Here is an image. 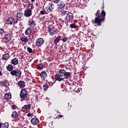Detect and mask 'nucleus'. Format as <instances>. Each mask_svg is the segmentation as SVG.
I'll use <instances>...</instances> for the list:
<instances>
[{
	"instance_id": "obj_12",
	"label": "nucleus",
	"mask_w": 128,
	"mask_h": 128,
	"mask_svg": "<svg viewBox=\"0 0 128 128\" xmlns=\"http://www.w3.org/2000/svg\"><path fill=\"white\" fill-rule=\"evenodd\" d=\"M62 40V36H58L57 37L55 38V39L54 40V44H55V46H58V44Z\"/></svg>"
},
{
	"instance_id": "obj_15",
	"label": "nucleus",
	"mask_w": 128,
	"mask_h": 128,
	"mask_svg": "<svg viewBox=\"0 0 128 128\" xmlns=\"http://www.w3.org/2000/svg\"><path fill=\"white\" fill-rule=\"evenodd\" d=\"M54 78L56 80H58V82H62L64 80V78H60V76L58 75V74H56L54 75Z\"/></svg>"
},
{
	"instance_id": "obj_50",
	"label": "nucleus",
	"mask_w": 128,
	"mask_h": 128,
	"mask_svg": "<svg viewBox=\"0 0 128 128\" xmlns=\"http://www.w3.org/2000/svg\"><path fill=\"white\" fill-rule=\"evenodd\" d=\"M32 2V0H31Z\"/></svg>"
},
{
	"instance_id": "obj_30",
	"label": "nucleus",
	"mask_w": 128,
	"mask_h": 128,
	"mask_svg": "<svg viewBox=\"0 0 128 128\" xmlns=\"http://www.w3.org/2000/svg\"><path fill=\"white\" fill-rule=\"evenodd\" d=\"M20 40L24 42H28V39L27 38H20Z\"/></svg>"
},
{
	"instance_id": "obj_21",
	"label": "nucleus",
	"mask_w": 128,
	"mask_h": 128,
	"mask_svg": "<svg viewBox=\"0 0 128 128\" xmlns=\"http://www.w3.org/2000/svg\"><path fill=\"white\" fill-rule=\"evenodd\" d=\"M38 124V119L36 118H32V124L36 126Z\"/></svg>"
},
{
	"instance_id": "obj_37",
	"label": "nucleus",
	"mask_w": 128,
	"mask_h": 128,
	"mask_svg": "<svg viewBox=\"0 0 128 128\" xmlns=\"http://www.w3.org/2000/svg\"><path fill=\"white\" fill-rule=\"evenodd\" d=\"M33 98L35 100H38V94L34 95L33 96Z\"/></svg>"
},
{
	"instance_id": "obj_44",
	"label": "nucleus",
	"mask_w": 128,
	"mask_h": 128,
	"mask_svg": "<svg viewBox=\"0 0 128 128\" xmlns=\"http://www.w3.org/2000/svg\"><path fill=\"white\" fill-rule=\"evenodd\" d=\"M2 71H0V76H2Z\"/></svg>"
},
{
	"instance_id": "obj_41",
	"label": "nucleus",
	"mask_w": 128,
	"mask_h": 128,
	"mask_svg": "<svg viewBox=\"0 0 128 128\" xmlns=\"http://www.w3.org/2000/svg\"><path fill=\"white\" fill-rule=\"evenodd\" d=\"M12 110H16V105H13L12 106Z\"/></svg>"
},
{
	"instance_id": "obj_33",
	"label": "nucleus",
	"mask_w": 128,
	"mask_h": 128,
	"mask_svg": "<svg viewBox=\"0 0 128 128\" xmlns=\"http://www.w3.org/2000/svg\"><path fill=\"white\" fill-rule=\"evenodd\" d=\"M70 26L71 28H76V25L74 24H71Z\"/></svg>"
},
{
	"instance_id": "obj_31",
	"label": "nucleus",
	"mask_w": 128,
	"mask_h": 128,
	"mask_svg": "<svg viewBox=\"0 0 128 128\" xmlns=\"http://www.w3.org/2000/svg\"><path fill=\"white\" fill-rule=\"evenodd\" d=\"M43 68H44V64H42V63L38 64V69H39L40 70H42Z\"/></svg>"
},
{
	"instance_id": "obj_17",
	"label": "nucleus",
	"mask_w": 128,
	"mask_h": 128,
	"mask_svg": "<svg viewBox=\"0 0 128 128\" xmlns=\"http://www.w3.org/2000/svg\"><path fill=\"white\" fill-rule=\"evenodd\" d=\"M48 74H46V72L45 71H43L40 74V78H44H44H46Z\"/></svg>"
},
{
	"instance_id": "obj_25",
	"label": "nucleus",
	"mask_w": 128,
	"mask_h": 128,
	"mask_svg": "<svg viewBox=\"0 0 128 128\" xmlns=\"http://www.w3.org/2000/svg\"><path fill=\"white\" fill-rule=\"evenodd\" d=\"M60 12H61V14H60L61 16H67L68 14V11L64 10H61Z\"/></svg>"
},
{
	"instance_id": "obj_26",
	"label": "nucleus",
	"mask_w": 128,
	"mask_h": 128,
	"mask_svg": "<svg viewBox=\"0 0 128 128\" xmlns=\"http://www.w3.org/2000/svg\"><path fill=\"white\" fill-rule=\"evenodd\" d=\"M64 24H66V22L64 21H62L60 23L59 28L60 29L62 28V26H64Z\"/></svg>"
},
{
	"instance_id": "obj_9",
	"label": "nucleus",
	"mask_w": 128,
	"mask_h": 128,
	"mask_svg": "<svg viewBox=\"0 0 128 128\" xmlns=\"http://www.w3.org/2000/svg\"><path fill=\"white\" fill-rule=\"evenodd\" d=\"M48 32L50 36H54V32H56V31L54 30V26L50 25L48 26Z\"/></svg>"
},
{
	"instance_id": "obj_29",
	"label": "nucleus",
	"mask_w": 128,
	"mask_h": 128,
	"mask_svg": "<svg viewBox=\"0 0 128 128\" xmlns=\"http://www.w3.org/2000/svg\"><path fill=\"white\" fill-rule=\"evenodd\" d=\"M30 32H32V30H30V28H28L25 32V34L26 35H28L30 34Z\"/></svg>"
},
{
	"instance_id": "obj_45",
	"label": "nucleus",
	"mask_w": 128,
	"mask_h": 128,
	"mask_svg": "<svg viewBox=\"0 0 128 128\" xmlns=\"http://www.w3.org/2000/svg\"><path fill=\"white\" fill-rule=\"evenodd\" d=\"M28 116H30V114H28Z\"/></svg>"
},
{
	"instance_id": "obj_36",
	"label": "nucleus",
	"mask_w": 128,
	"mask_h": 128,
	"mask_svg": "<svg viewBox=\"0 0 128 128\" xmlns=\"http://www.w3.org/2000/svg\"><path fill=\"white\" fill-rule=\"evenodd\" d=\"M4 34V29H0V34H2V36Z\"/></svg>"
},
{
	"instance_id": "obj_34",
	"label": "nucleus",
	"mask_w": 128,
	"mask_h": 128,
	"mask_svg": "<svg viewBox=\"0 0 128 128\" xmlns=\"http://www.w3.org/2000/svg\"><path fill=\"white\" fill-rule=\"evenodd\" d=\"M40 14H42V16L44 14H48V12H46V10H42L40 12Z\"/></svg>"
},
{
	"instance_id": "obj_4",
	"label": "nucleus",
	"mask_w": 128,
	"mask_h": 128,
	"mask_svg": "<svg viewBox=\"0 0 128 128\" xmlns=\"http://www.w3.org/2000/svg\"><path fill=\"white\" fill-rule=\"evenodd\" d=\"M32 4H29L27 7V10L24 12V16L27 18L30 16L32 14Z\"/></svg>"
},
{
	"instance_id": "obj_10",
	"label": "nucleus",
	"mask_w": 128,
	"mask_h": 128,
	"mask_svg": "<svg viewBox=\"0 0 128 128\" xmlns=\"http://www.w3.org/2000/svg\"><path fill=\"white\" fill-rule=\"evenodd\" d=\"M44 38H38L37 39L36 42V46H40L42 44H44Z\"/></svg>"
},
{
	"instance_id": "obj_2",
	"label": "nucleus",
	"mask_w": 128,
	"mask_h": 128,
	"mask_svg": "<svg viewBox=\"0 0 128 128\" xmlns=\"http://www.w3.org/2000/svg\"><path fill=\"white\" fill-rule=\"evenodd\" d=\"M6 68L8 72H10V74L12 76H16V78H20V76H22V71L20 70H14V66L12 64H8Z\"/></svg>"
},
{
	"instance_id": "obj_46",
	"label": "nucleus",
	"mask_w": 128,
	"mask_h": 128,
	"mask_svg": "<svg viewBox=\"0 0 128 128\" xmlns=\"http://www.w3.org/2000/svg\"><path fill=\"white\" fill-rule=\"evenodd\" d=\"M0 128H2V123H0Z\"/></svg>"
},
{
	"instance_id": "obj_16",
	"label": "nucleus",
	"mask_w": 128,
	"mask_h": 128,
	"mask_svg": "<svg viewBox=\"0 0 128 128\" xmlns=\"http://www.w3.org/2000/svg\"><path fill=\"white\" fill-rule=\"evenodd\" d=\"M10 64L14 66H16V64H18V60L16 58H14L13 60H11Z\"/></svg>"
},
{
	"instance_id": "obj_32",
	"label": "nucleus",
	"mask_w": 128,
	"mask_h": 128,
	"mask_svg": "<svg viewBox=\"0 0 128 128\" xmlns=\"http://www.w3.org/2000/svg\"><path fill=\"white\" fill-rule=\"evenodd\" d=\"M43 88L44 90H46L48 88V84H44L43 85Z\"/></svg>"
},
{
	"instance_id": "obj_28",
	"label": "nucleus",
	"mask_w": 128,
	"mask_h": 128,
	"mask_svg": "<svg viewBox=\"0 0 128 128\" xmlns=\"http://www.w3.org/2000/svg\"><path fill=\"white\" fill-rule=\"evenodd\" d=\"M8 126H9L8 122H6L2 124V128H8Z\"/></svg>"
},
{
	"instance_id": "obj_43",
	"label": "nucleus",
	"mask_w": 128,
	"mask_h": 128,
	"mask_svg": "<svg viewBox=\"0 0 128 128\" xmlns=\"http://www.w3.org/2000/svg\"><path fill=\"white\" fill-rule=\"evenodd\" d=\"M29 24L30 26H32V22H30Z\"/></svg>"
},
{
	"instance_id": "obj_40",
	"label": "nucleus",
	"mask_w": 128,
	"mask_h": 128,
	"mask_svg": "<svg viewBox=\"0 0 128 128\" xmlns=\"http://www.w3.org/2000/svg\"><path fill=\"white\" fill-rule=\"evenodd\" d=\"M33 10H34L35 12H38V10L37 8H36L32 7Z\"/></svg>"
},
{
	"instance_id": "obj_13",
	"label": "nucleus",
	"mask_w": 128,
	"mask_h": 128,
	"mask_svg": "<svg viewBox=\"0 0 128 128\" xmlns=\"http://www.w3.org/2000/svg\"><path fill=\"white\" fill-rule=\"evenodd\" d=\"M6 24H14V18H10L6 22Z\"/></svg>"
},
{
	"instance_id": "obj_23",
	"label": "nucleus",
	"mask_w": 128,
	"mask_h": 128,
	"mask_svg": "<svg viewBox=\"0 0 128 128\" xmlns=\"http://www.w3.org/2000/svg\"><path fill=\"white\" fill-rule=\"evenodd\" d=\"M24 16V13H22V12L20 11L19 12H17V18H22V16Z\"/></svg>"
},
{
	"instance_id": "obj_18",
	"label": "nucleus",
	"mask_w": 128,
	"mask_h": 128,
	"mask_svg": "<svg viewBox=\"0 0 128 128\" xmlns=\"http://www.w3.org/2000/svg\"><path fill=\"white\" fill-rule=\"evenodd\" d=\"M30 104H28L27 105H24L22 108V112H24L26 110H30Z\"/></svg>"
},
{
	"instance_id": "obj_11",
	"label": "nucleus",
	"mask_w": 128,
	"mask_h": 128,
	"mask_svg": "<svg viewBox=\"0 0 128 128\" xmlns=\"http://www.w3.org/2000/svg\"><path fill=\"white\" fill-rule=\"evenodd\" d=\"M3 40L6 42H8L12 40V36L10 34H7L4 36Z\"/></svg>"
},
{
	"instance_id": "obj_35",
	"label": "nucleus",
	"mask_w": 128,
	"mask_h": 128,
	"mask_svg": "<svg viewBox=\"0 0 128 128\" xmlns=\"http://www.w3.org/2000/svg\"><path fill=\"white\" fill-rule=\"evenodd\" d=\"M60 2H62L60 0H53L54 4H57Z\"/></svg>"
},
{
	"instance_id": "obj_49",
	"label": "nucleus",
	"mask_w": 128,
	"mask_h": 128,
	"mask_svg": "<svg viewBox=\"0 0 128 128\" xmlns=\"http://www.w3.org/2000/svg\"><path fill=\"white\" fill-rule=\"evenodd\" d=\"M34 0H32V2H34Z\"/></svg>"
},
{
	"instance_id": "obj_6",
	"label": "nucleus",
	"mask_w": 128,
	"mask_h": 128,
	"mask_svg": "<svg viewBox=\"0 0 128 128\" xmlns=\"http://www.w3.org/2000/svg\"><path fill=\"white\" fill-rule=\"evenodd\" d=\"M20 98L22 100H26L28 98V91L26 90H22L20 93Z\"/></svg>"
},
{
	"instance_id": "obj_1",
	"label": "nucleus",
	"mask_w": 128,
	"mask_h": 128,
	"mask_svg": "<svg viewBox=\"0 0 128 128\" xmlns=\"http://www.w3.org/2000/svg\"><path fill=\"white\" fill-rule=\"evenodd\" d=\"M104 6H103L102 8V11L100 13V10H98L96 12L95 14V20L93 22V24H96L98 26H102V22H104V20H106V11L104 10Z\"/></svg>"
},
{
	"instance_id": "obj_27",
	"label": "nucleus",
	"mask_w": 128,
	"mask_h": 128,
	"mask_svg": "<svg viewBox=\"0 0 128 128\" xmlns=\"http://www.w3.org/2000/svg\"><path fill=\"white\" fill-rule=\"evenodd\" d=\"M68 40V37H66L65 36H64V37L62 36L61 40H62V42H66Z\"/></svg>"
},
{
	"instance_id": "obj_3",
	"label": "nucleus",
	"mask_w": 128,
	"mask_h": 128,
	"mask_svg": "<svg viewBox=\"0 0 128 128\" xmlns=\"http://www.w3.org/2000/svg\"><path fill=\"white\" fill-rule=\"evenodd\" d=\"M58 76L61 77L65 76V78L66 80H68V77L72 76V73L70 72H66V71L65 70L61 69L59 70Z\"/></svg>"
},
{
	"instance_id": "obj_8",
	"label": "nucleus",
	"mask_w": 128,
	"mask_h": 128,
	"mask_svg": "<svg viewBox=\"0 0 128 128\" xmlns=\"http://www.w3.org/2000/svg\"><path fill=\"white\" fill-rule=\"evenodd\" d=\"M65 20L67 22H72V20H74V14L70 12H68L66 16Z\"/></svg>"
},
{
	"instance_id": "obj_38",
	"label": "nucleus",
	"mask_w": 128,
	"mask_h": 128,
	"mask_svg": "<svg viewBox=\"0 0 128 128\" xmlns=\"http://www.w3.org/2000/svg\"><path fill=\"white\" fill-rule=\"evenodd\" d=\"M27 50H28V52H30V53L32 52V48H27Z\"/></svg>"
},
{
	"instance_id": "obj_51",
	"label": "nucleus",
	"mask_w": 128,
	"mask_h": 128,
	"mask_svg": "<svg viewBox=\"0 0 128 128\" xmlns=\"http://www.w3.org/2000/svg\"><path fill=\"white\" fill-rule=\"evenodd\" d=\"M34 33H33V36H34Z\"/></svg>"
},
{
	"instance_id": "obj_14",
	"label": "nucleus",
	"mask_w": 128,
	"mask_h": 128,
	"mask_svg": "<svg viewBox=\"0 0 128 128\" xmlns=\"http://www.w3.org/2000/svg\"><path fill=\"white\" fill-rule=\"evenodd\" d=\"M18 84L20 88H24V86H26V84L24 83V82L20 80L18 82Z\"/></svg>"
},
{
	"instance_id": "obj_19",
	"label": "nucleus",
	"mask_w": 128,
	"mask_h": 128,
	"mask_svg": "<svg viewBox=\"0 0 128 128\" xmlns=\"http://www.w3.org/2000/svg\"><path fill=\"white\" fill-rule=\"evenodd\" d=\"M33 86H34V87H33L34 92H36V94H38V88H36L38 86V84H36V82H34L33 81Z\"/></svg>"
},
{
	"instance_id": "obj_39",
	"label": "nucleus",
	"mask_w": 128,
	"mask_h": 128,
	"mask_svg": "<svg viewBox=\"0 0 128 128\" xmlns=\"http://www.w3.org/2000/svg\"><path fill=\"white\" fill-rule=\"evenodd\" d=\"M37 32H38V30L36 28H33V32L35 33L34 34H36Z\"/></svg>"
},
{
	"instance_id": "obj_24",
	"label": "nucleus",
	"mask_w": 128,
	"mask_h": 128,
	"mask_svg": "<svg viewBox=\"0 0 128 128\" xmlns=\"http://www.w3.org/2000/svg\"><path fill=\"white\" fill-rule=\"evenodd\" d=\"M18 115V112H16V111H14L12 114V118H16Z\"/></svg>"
},
{
	"instance_id": "obj_7",
	"label": "nucleus",
	"mask_w": 128,
	"mask_h": 128,
	"mask_svg": "<svg viewBox=\"0 0 128 128\" xmlns=\"http://www.w3.org/2000/svg\"><path fill=\"white\" fill-rule=\"evenodd\" d=\"M57 6L60 10H64V8H66V2L62 0L60 1L58 4H57Z\"/></svg>"
},
{
	"instance_id": "obj_48",
	"label": "nucleus",
	"mask_w": 128,
	"mask_h": 128,
	"mask_svg": "<svg viewBox=\"0 0 128 128\" xmlns=\"http://www.w3.org/2000/svg\"><path fill=\"white\" fill-rule=\"evenodd\" d=\"M30 122H32V118L31 119Z\"/></svg>"
},
{
	"instance_id": "obj_47",
	"label": "nucleus",
	"mask_w": 128,
	"mask_h": 128,
	"mask_svg": "<svg viewBox=\"0 0 128 128\" xmlns=\"http://www.w3.org/2000/svg\"><path fill=\"white\" fill-rule=\"evenodd\" d=\"M34 21H33V22H32V26H34Z\"/></svg>"
},
{
	"instance_id": "obj_5",
	"label": "nucleus",
	"mask_w": 128,
	"mask_h": 128,
	"mask_svg": "<svg viewBox=\"0 0 128 128\" xmlns=\"http://www.w3.org/2000/svg\"><path fill=\"white\" fill-rule=\"evenodd\" d=\"M48 12H54V5L52 2H49L48 5L46 8Z\"/></svg>"
},
{
	"instance_id": "obj_20",
	"label": "nucleus",
	"mask_w": 128,
	"mask_h": 128,
	"mask_svg": "<svg viewBox=\"0 0 128 128\" xmlns=\"http://www.w3.org/2000/svg\"><path fill=\"white\" fill-rule=\"evenodd\" d=\"M8 58H10V54L7 53L3 55L2 60H8Z\"/></svg>"
},
{
	"instance_id": "obj_22",
	"label": "nucleus",
	"mask_w": 128,
	"mask_h": 128,
	"mask_svg": "<svg viewBox=\"0 0 128 128\" xmlns=\"http://www.w3.org/2000/svg\"><path fill=\"white\" fill-rule=\"evenodd\" d=\"M5 100H10L12 98V94L10 93L6 94L4 96Z\"/></svg>"
},
{
	"instance_id": "obj_42",
	"label": "nucleus",
	"mask_w": 128,
	"mask_h": 128,
	"mask_svg": "<svg viewBox=\"0 0 128 128\" xmlns=\"http://www.w3.org/2000/svg\"><path fill=\"white\" fill-rule=\"evenodd\" d=\"M62 116H64L58 114V118H62Z\"/></svg>"
}]
</instances>
